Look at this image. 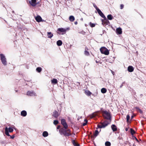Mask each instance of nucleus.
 <instances>
[{
    "instance_id": "50",
    "label": "nucleus",
    "mask_w": 146,
    "mask_h": 146,
    "mask_svg": "<svg viewBox=\"0 0 146 146\" xmlns=\"http://www.w3.org/2000/svg\"><path fill=\"white\" fill-rule=\"evenodd\" d=\"M134 117V116L133 115H132L131 117V119H132Z\"/></svg>"
},
{
    "instance_id": "36",
    "label": "nucleus",
    "mask_w": 146,
    "mask_h": 146,
    "mask_svg": "<svg viewBox=\"0 0 146 146\" xmlns=\"http://www.w3.org/2000/svg\"><path fill=\"white\" fill-rule=\"evenodd\" d=\"M84 121H85V122L83 123L82 124V125L83 126L86 125L88 123V121L86 119H85L84 120Z\"/></svg>"
},
{
    "instance_id": "43",
    "label": "nucleus",
    "mask_w": 146,
    "mask_h": 146,
    "mask_svg": "<svg viewBox=\"0 0 146 146\" xmlns=\"http://www.w3.org/2000/svg\"><path fill=\"white\" fill-rule=\"evenodd\" d=\"M135 108L136 109V110H140V109L137 107H136Z\"/></svg>"
},
{
    "instance_id": "27",
    "label": "nucleus",
    "mask_w": 146,
    "mask_h": 146,
    "mask_svg": "<svg viewBox=\"0 0 146 146\" xmlns=\"http://www.w3.org/2000/svg\"><path fill=\"white\" fill-rule=\"evenodd\" d=\"M106 146H110L111 143L109 141H106L105 143Z\"/></svg>"
},
{
    "instance_id": "5",
    "label": "nucleus",
    "mask_w": 146,
    "mask_h": 146,
    "mask_svg": "<svg viewBox=\"0 0 146 146\" xmlns=\"http://www.w3.org/2000/svg\"><path fill=\"white\" fill-rule=\"evenodd\" d=\"M1 60L2 64L4 65L7 64L6 59L4 55L3 54H1Z\"/></svg>"
},
{
    "instance_id": "19",
    "label": "nucleus",
    "mask_w": 146,
    "mask_h": 146,
    "mask_svg": "<svg viewBox=\"0 0 146 146\" xmlns=\"http://www.w3.org/2000/svg\"><path fill=\"white\" fill-rule=\"evenodd\" d=\"M56 43L58 46H60L62 45V43L61 40H59L57 41Z\"/></svg>"
},
{
    "instance_id": "52",
    "label": "nucleus",
    "mask_w": 146,
    "mask_h": 146,
    "mask_svg": "<svg viewBox=\"0 0 146 146\" xmlns=\"http://www.w3.org/2000/svg\"><path fill=\"white\" fill-rule=\"evenodd\" d=\"M91 137L92 138H93V135H91Z\"/></svg>"
},
{
    "instance_id": "3",
    "label": "nucleus",
    "mask_w": 146,
    "mask_h": 146,
    "mask_svg": "<svg viewBox=\"0 0 146 146\" xmlns=\"http://www.w3.org/2000/svg\"><path fill=\"white\" fill-rule=\"evenodd\" d=\"M100 50L102 54L106 55H108L109 54V50L105 47H102L100 48Z\"/></svg>"
},
{
    "instance_id": "35",
    "label": "nucleus",
    "mask_w": 146,
    "mask_h": 146,
    "mask_svg": "<svg viewBox=\"0 0 146 146\" xmlns=\"http://www.w3.org/2000/svg\"><path fill=\"white\" fill-rule=\"evenodd\" d=\"M53 123L55 125H56L58 123V121L57 120H54L53 122Z\"/></svg>"
},
{
    "instance_id": "38",
    "label": "nucleus",
    "mask_w": 146,
    "mask_h": 146,
    "mask_svg": "<svg viewBox=\"0 0 146 146\" xmlns=\"http://www.w3.org/2000/svg\"><path fill=\"white\" fill-rule=\"evenodd\" d=\"M93 6L94 7L96 8L97 11V10H98V9H99L97 7V6L95 4H94Z\"/></svg>"
},
{
    "instance_id": "48",
    "label": "nucleus",
    "mask_w": 146,
    "mask_h": 146,
    "mask_svg": "<svg viewBox=\"0 0 146 146\" xmlns=\"http://www.w3.org/2000/svg\"><path fill=\"white\" fill-rule=\"evenodd\" d=\"M74 23L76 25L78 23L77 22H75Z\"/></svg>"
},
{
    "instance_id": "21",
    "label": "nucleus",
    "mask_w": 146,
    "mask_h": 146,
    "mask_svg": "<svg viewBox=\"0 0 146 146\" xmlns=\"http://www.w3.org/2000/svg\"><path fill=\"white\" fill-rule=\"evenodd\" d=\"M69 19L71 22L73 21L75 19L74 17L73 16H70L69 17Z\"/></svg>"
},
{
    "instance_id": "7",
    "label": "nucleus",
    "mask_w": 146,
    "mask_h": 146,
    "mask_svg": "<svg viewBox=\"0 0 146 146\" xmlns=\"http://www.w3.org/2000/svg\"><path fill=\"white\" fill-rule=\"evenodd\" d=\"M61 123L65 129H67L68 127V125L64 119H62L61 120Z\"/></svg>"
},
{
    "instance_id": "4",
    "label": "nucleus",
    "mask_w": 146,
    "mask_h": 146,
    "mask_svg": "<svg viewBox=\"0 0 146 146\" xmlns=\"http://www.w3.org/2000/svg\"><path fill=\"white\" fill-rule=\"evenodd\" d=\"M69 29H64L63 28H59L58 29L57 31L58 32H57V33L59 34L64 35L65 34L67 31V29L68 30Z\"/></svg>"
},
{
    "instance_id": "17",
    "label": "nucleus",
    "mask_w": 146,
    "mask_h": 146,
    "mask_svg": "<svg viewBox=\"0 0 146 146\" xmlns=\"http://www.w3.org/2000/svg\"><path fill=\"white\" fill-rule=\"evenodd\" d=\"M26 94L29 96H33L35 94L34 92H27Z\"/></svg>"
},
{
    "instance_id": "56",
    "label": "nucleus",
    "mask_w": 146,
    "mask_h": 146,
    "mask_svg": "<svg viewBox=\"0 0 146 146\" xmlns=\"http://www.w3.org/2000/svg\"><path fill=\"white\" fill-rule=\"evenodd\" d=\"M78 83V84H80V83Z\"/></svg>"
},
{
    "instance_id": "14",
    "label": "nucleus",
    "mask_w": 146,
    "mask_h": 146,
    "mask_svg": "<svg viewBox=\"0 0 146 146\" xmlns=\"http://www.w3.org/2000/svg\"><path fill=\"white\" fill-rule=\"evenodd\" d=\"M134 70V68L132 66H129L128 67V70L130 72H132Z\"/></svg>"
},
{
    "instance_id": "45",
    "label": "nucleus",
    "mask_w": 146,
    "mask_h": 146,
    "mask_svg": "<svg viewBox=\"0 0 146 146\" xmlns=\"http://www.w3.org/2000/svg\"><path fill=\"white\" fill-rule=\"evenodd\" d=\"M139 111L140 113H143V111L141 109H140Z\"/></svg>"
},
{
    "instance_id": "11",
    "label": "nucleus",
    "mask_w": 146,
    "mask_h": 146,
    "mask_svg": "<svg viewBox=\"0 0 146 146\" xmlns=\"http://www.w3.org/2000/svg\"><path fill=\"white\" fill-rule=\"evenodd\" d=\"M111 128L113 132H115L117 130V127L114 124H113L111 126Z\"/></svg>"
},
{
    "instance_id": "46",
    "label": "nucleus",
    "mask_w": 146,
    "mask_h": 146,
    "mask_svg": "<svg viewBox=\"0 0 146 146\" xmlns=\"http://www.w3.org/2000/svg\"><path fill=\"white\" fill-rule=\"evenodd\" d=\"M134 138H135V139L136 140V141L137 142H139V141H138V139H137V138L136 137H134Z\"/></svg>"
},
{
    "instance_id": "24",
    "label": "nucleus",
    "mask_w": 146,
    "mask_h": 146,
    "mask_svg": "<svg viewBox=\"0 0 146 146\" xmlns=\"http://www.w3.org/2000/svg\"><path fill=\"white\" fill-rule=\"evenodd\" d=\"M65 129L63 127V128H61L59 130V131L61 135H62V133H63V132L65 130Z\"/></svg>"
},
{
    "instance_id": "2",
    "label": "nucleus",
    "mask_w": 146,
    "mask_h": 146,
    "mask_svg": "<svg viewBox=\"0 0 146 146\" xmlns=\"http://www.w3.org/2000/svg\"><path fill=\"white\" fill-rule=\"evenodd\" d=\"M109 123L107 121H104L103 123H100L98 125V128H104L107 126L109 124Z\"/></svg>"
},
{
    "instance_id": "49",
    "label": "nucleus",
    "mask_w": 146,
    "mask_h": 146,
    "mask_svg": "<svg viewBox=\"0 0 146 146\" xmlns=\"http://www.w3.org/2000/svg\"><path fill=\"white\" fill-rule=\"evenodd\" d=\"M125 131H127L128 130V129L127 128H125Z\"/></svg>"
},
{
    "instance_id": "26",
    "label": "nucleus",
    "mask_w": 146,
    "mask_h": 146,
    "mask_svg": "<svg viewBox=\"0 0 146 146\" xmlns=\"http://www.w3.org/2000/svg\"><path fill=\"white\" fill-rule=\"evenodd\" d=\"M99 132L97 130H96L95 131V133H94V136L96 137L98 136L99 134Z\"/></svg>"
},
{
    "instance_id": "20",
    "label": "nucleus",
    "mask_w": 146,
    "mask_h": 146,
    "mask_svg": "<svg viewBox=\"0 0 146 146\" xmlns=\"http://www.w3.org/2000/svg\"><path fill=\"white\" fill-rule=\"evenodd\" d=\"M57 80L56 79L54 78L51 80V82L52 84H56L57 83Z\"/></svg>"
},
{
    "instance_id": "23",
    "label": "nucleus",
    "mask_w": 146,
    "mask_h": 146,
    "mask_svg": "<svg viewBox=\"0 0 146 146\" xmlns=\"http://www.w3.org/2000/svg\"><path fill=\"white\" fill-rule=\"evenodd\" d=\"M72 143L74 146H80V145L76 142L74 140L72 141Z\"/></svg>"
},
{
    "instance_id": "40",
    "label": "nucleus",
    "mask_w": 146,
    "mask_h": 146,
    "mask_svg": "<svg viewBox=\"0 0 146 146\" xmlns=\"http://www.w3.org/2000/svg\"><path fill=\"white\" fill-rule=\"evenodd\" d=\"M101 91H107V89L105 88H103L101 89Z\"/></svg>"
},
{
    "instance_id": "51",
    "label": "nucleus",
    "mask_w": 146,
    "mask_h": 146,
    "mask_svg": "<svg viewBox=\"0 0 146 146\" xmlns=\"http://www.w3.org/2000/svg\"><path fill=\"white\" fill-rule=\"evenodd\" d=\"M106 92H102V93H105Z\"/></svg>"
},
{
    "instance_id": "18",
    "label": "nucleus",
    "mask_w": 146,
    "mask_h": 146,
    "mask_svg": "<svg viewBox=\"0 0 146 146\" xmlns=\"http://www.w3.org/2000/svg\"><path fill=\"white\" fill-rule=\"evenodd\" d=\"M5 134L8 136H10L9 135V131L8 130V128L7 127H6L5 128Z\"/></svg>"
},
{
    "instance_id": "25",
    "label": "nucleus",
    "mask_w": 146,
    "mask_h": 146,
    "mask_svg": "<svg viewBox=\"0 0 146 146\" xmlns=\"http://www.w3.org/2000/svg\"><path fill=\"white\" fill-rule=\"evenodd\" d=\"M107 18L108 19L111 20L113 19V17L111 15H109L107 16Z\"/></svg>"
},
{
    "instance_id": "42",
    "label": "nucleus",
    "mask_w": 146,
    "mask_h": 146,
    "mask_svg": "<svg viewBox=\"0 0 146 146\" xmlns=\"http://www.w3.org/2000/svg\"><path fill=\"white\" fill-rule=\"evenodd\" d=\"M123 7H124V5H122V4H121V5H120V8L121 9H122Z\"/></svg>"
},
{
    "instance_id": "54",
    "label": "nucleus",
    "mask_w": 146,
    "mask_h": 146,
    "mask_svg": "<svg viewBox=\"0 0 146 146\" xmlns=\"http://www.w3.org/2000/svg\"><path fill=\"white\" fill-rule=\"evenodd\" d=\"M96 62L97 63L98 62L97 61H96Z\"/></svg>"
},
{
    "instance_id": "44",
    "label": "nucleus",
    "mask_w": 146,
    "mask_h": 146,
    "mask_svg": "<svg viewBox=\"0 0 146 146\" xmlns=\"http://www.w3.org/2000/svg\"><path fill=\"white\" fill-rule=\"evenodd\" d=\"M60 125H58L57 127V129H59L60 128Z\"/></svg>"
},
{
    "instance_id": "8",
    "label": "nucleus",
    "mask_w": 146,
    "mask_h": 146,
    "mask_svg": "<svg viewBox=\"0 0 146 146\" xmlns=\"http://www.w3.org/2000/svg\"><path fill=\"white\" fill-rule=\"evenodd\" d=\"M98 13L104 19H106V17L102 13V12L101 11V10L99 9H98L97 11Z\"/></svg>"
},
{
    "instance_id": "1",
    "label": "nucleus",
    "mask_w": 146,
    "mask_h": 146,
    "mask_svg": "<svg viewBox=\"0 0 146 146\" xmlns=\"http://www.w3.org/2000/svg\"><path fill=\"white\" fill-rule=\"evenodd\" d=\"M103 113V116L105 119L111 121V116L110 112L107 111H102Z\"/></svg>"
},
{
    "instance_id": "29",
    "label": "nucleus",
    "mask_w": 146,
    "mask_h": 146,
    "mask_svg": "<svg viewBox=\"0 0 146 146\" xmlns=\"http://www.w3.org/2000/svg\"><path fill=\"white\" fill-rule=\"evenodd\" d=\"M85 94L88 96H90L92 94L91 92H85Z\"/></svg>"
},
{
    "instance_id": "32",
    "label": "nucleus",
    "mask_w": 146,
    "mask_h": 146,
    "mask_svg": "<svg viewBox=\"0 0 146 146\" xmlns=\"http://www.w3.org/2000/svg\"><path fill=\"white\" fill-rule=\"evenodd\" d=\"M103 22H105L106 24H108V23H109V21L108 20L106 19H104V20L102 21Z\"/></svg>"
},
{
    "instance_id": "6",
    "label": "nucleus",
    "mask_w": 146,
    "mask_h": 146,
    "mask_svg": "<svg viewBox=\"0 0 146 146\" xmlns=\"http://www.w3.org/2000/svg\"><path fill=\"white\" fill-rule=\"evenodd\" d=\"M64 136H68L71 135L70 130V129H65V130L62 133Z\"/></svg>"
},
{
    "instance_id": "22",
    "label": "nucleus",
    "mask_w": 146,
    "mask_h": 146,
    "mask_svg": "<svg viewBox=\"0 0 146 146\" xmlns=\"http://www.w3.org/2000/svg\"><path fill=\"white\" fill-rule=\"evenodd\" d=\"M48 133L46 131H44L42 133V135L44 137H46L48 136Z\"/></svg>"
},
{
    "instance_id": "47",
    "label": "nucleus",
    "mask_w": 146,
    "mask_h": 146,
    "mask_svg": "<svg viewBox=\"0 0 146 146\" xmlns=\"http://www.w3.org/2000/svg\"><path fill=\"white\" fill-rule=\"evenodd\" d=\"M111 73H112V74L113 75H114V74H115L114 72L113 71H112V70H111Z\"/></svg>"
},
{
    "instance_id": "30",
    "label": "nucleus",
    "mask_w": 146,
    "mask_h": 146,
    "mask_svg": "<svg viewBox=\"0 0 146 146\" xmlns=\"http://www.w3.org/2000/svg\"><path fill=\"white\" fill-rule=\"evenodd\" d=\"M8 130L9 132L10 133H11L13 131V129L11 127H9L8 129Z\"/></svg>"
},
{
    "instance_id": "10",
    "label": "nucleus",
    "mask_w": 146,
    "mask_h": 146,
    "mask_svg": "<svg viewBox=\"0 0 146 146\" xmlns=\"http://www.w3.org/2000/svg\"><path fill=\"white\" fill-rule=\"evenodd\" d=\"M59 115L58 113L56 111H55L53 112L52 116L56 118H57Z\"/></svg>"
},
{
    "instance_id": "15",
    "label": "nucleus",
    "mask_w": 146,
    "mask_h": 146,
    "mask_svg": "<svg viewBox=\"0 0 146 146\" xmlns=\"http://www.w3.org/2000/svg\"><path fill=\"white\" fill-rule=\"evenodd\" d=\"M27 115V112L25 110L22 111L21 112V115L23 117H25Z\"/></svg>"
},
{
    "instance_id": "41",
    "label": "nucleus",
    "mask_w": 146,
    "mask_h": 146,
    "mask_svg": "<svg viewBox=\"0 0 146 146\" xmlns=\"http://www.w3.org/2000/svg\"><path fill=\"white\" fill-rule=\"evenodd\" d=\"M10 138L12 139H14L15 137V136L14 135H13L12 136L10 135Z\"/></svg>"
},
{
    "instance_id": "34",
    "label": "nucleus",
    "mask_w": 146,
    "mask_h": 146,
    "mask_svg": "<svg viewBox=\"0 0 146 146\" xmlns=\"http://www.w3.org/2000/svg\"><path fill=\"white\" fill-rule=\"evenodd\" d=\"M130 116L129 115H127V117H126V120H127V122H129V121L130 119Z\"/></svg>"
},
{
    "instance_id": "39",
    "label": "nucleus",
    "mask_w": 146,
    "mask_h": 146,
    "mask_svg": "<svg viewBox=\"0 0 146 146\" xmlns=\"http://www.w3.org/2000/svg\"><path fill=\"white\" fill-rule=\"evenodd\" d=\"M96 115V114L95 113H93L91 115V117L93 118L95 117Z\"/></svg>"
},
{
    "instance_id": "31",
    "label": "nucleus",
    "mask_w": 146,
    "mask_h": 146,
    "mask_svg": "<svg viewBox=\"0 0 146 146\" xmlns=\"http://www.w3.org/2000/svg\"><path fill=\"white\" fill-rule=\"evenodd\" d=\"M36 70L38 72H40L42 70V68L40 67H38L36 69Z\"/></svg>"
},
{
    "instance_id": "55",
    "label": "nucleus",
    "mask_w": 146,
    "mask_h": 146,
    "mask_svg": "<svg viewBox=\"0 0 146 146\" xmlns=\"http://www.w3.org/2000/svg\"><path fill=\"white\" fill-rule=\"evenodd\" d=\"M81 20H83V19H82H82H81Z\"/></svg>"
},
{
    "instance_id": "33",
    "label": "nucleus",
    "mask_w": 146,
    "mask_h": 146,
    "mask_svg": "<svg viewBox=\"0 0 146 146\" xmlns=\"http://www.w3.org/2000/svg\"><path fill=\"white\" fill-rule=\"evenodd\" d=\"M90 25L91 27H94L95 26L94 24L92 23L91 22L90 23Z\"/></svg>"
},
{
    "instance_id": "28",
    "label": "nucleus",
    "mask_w": 146,
    "mask_h": 146,
    "mask_svg": "<svg viewBox=\"0 0 146 146\" xmlns=\"http://www.w3.org/2000/svg\"><path fill=\"white\" fill-rule=\"evenodd\" d=\"M130 132L131 135H133L135 133V132L134 130L132 128H130Z\"/></svg>"
},
{
    "instance_id": "16",
    "label": "nucleus",
    "mask_w": 146,
    "mask_h": 146,
    "mask_svg": "<svg viewBox=\"0 0 146 146\" xmlns=\"http://www.w3.org/2000/svg\"><path fill=\"white\" fill-rule=\"evenodd\" d=\"M48 38H51L53 36V34L50 32H48L47 33Z\"/></svg>"
},
{
    "instance_id": "37",
    "label": "nucleus",
    "mask_w": 146,
    "mask_h": 146,
    "mask_svg": "<svg viewBox=\"0 0 146 146\" xmlns=\"http://www.w3.org/2000/svg\"><path fill=\"white\" fill-rule=\"evenodd\" d=\"M84 54L88 56L89 54V53L88 52L85 50L84 52Z\"/></svg>"
},
{
    "instance_id": "13",
    "label": "nucleus",
    "mask_w": 146,
    "mask_h": 146,
    "mask_svg": "<svg viewBox=\"0 0 146 146\" xmlns=\"http://www.w3.org/2000/svg\"><path fill=\"white\" fill-rule=\"evenodd\" d=\"M116 33L118 34H121L122 33V29L120 28H119L116 29Z\"/></svg>"
},
{
    "instance_id": "12",
    "label": "nucleus",
    "mask_w": 146,
    "mask_h": 146,
    "mask_svg": "<svg viewBox=\"0 0 146 146\" xmlns=\"http://www.w3.org/2000/svg\"><path fill=\"white\" fill-rule=\"evenodd\" d=\"M35 19L36 21L38 22H40L43 21L42 20V19L41 17L40 16H38L35 17Z\"/></svg>"
},
{
    "instance_id": "53",
    "label": "nucleus",
    "mask_w": 146,
    "mask_h": 146,
    "mask_svg": "<svg viewBox=\"0 0 146 146\" xmlns=\"http://www.w3.org/2000/svg\"><path fill=\"white\" fill-rule=\"evenodd\" d=\"M123 86L122 84H121V86H120V87L121 88Z\"/></svg>"
},
{
    "instance_id": "9",
    "label": "nucleus",
    "mask_w": 146,
    "mask_h": 146,
    "mask_svg": "<svg viewBox=\"0 0 146 146\" xmlns=\"http://www.w3.org/2000/svg\"><path fill=\"white\" fill-rule=\"evenodd\" d=\"M29 3L33 6H35L36 5V0H31L29 1Z\"/></svg>"
}]
</instances>
